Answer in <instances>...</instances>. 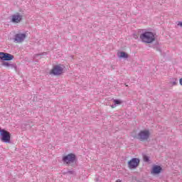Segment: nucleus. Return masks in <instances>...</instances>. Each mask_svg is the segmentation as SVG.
<instances>
[{"mask_svg":"<svg viewBox=\"0 0 182 182\" xmlns=\"http://www.w3.org/2000/svg\"><path fill=\"white\" fill-rule=\"evenodd\" d=\"M140 39L144 43H152L156 41V37L154 33L147 31L140 35Z\"/></svg>","mask_w":182,"mask_h":182,"instance_id":"obj_1","label":"nucleus"},{"mask_svg":"<svg viewBox=\"0 0 182 182\" xmlns=\"http://www.w3.org/2000/svg\"><path fill=\"white\" fill-rule=\"evenodd\" d=\"M136 139L139 141H147L150 139V131L149 129L140 131L136 136Z\"/></svg>","mask_w":182,"mask_h":182,"instance_id":"obj_2","label":"nucleus"},{"mask_svg":"<svg viewBox=\"0 0 182 182\" xmlns=\"http://www.w3.org/2000/svg\"><path fill=\"white\" fill-rule=\"evenodd\" d=\"M0 135L1 141H3V143H11V133H9V132L1 129Z\"/></svg>","mask_w":182,"mask_h":182,"instance_id":"obj_3","label":"nucleus"},{"mask_svg":"<svg viewBox=\"0 0 182 182\" xmlns=\"http://www.w3.org/2000/svg\"><path fill=\"white\" fill-rule=\"evenodd\" d=\"M76 160V155L75 154H68L67 156L63 157V163L65 164H72Z\"/></svg>","mask_w":182,"mask_h":182,"instance_id":"obj_4","label":"nucleus"},{"mask_svg":"<svg viewBox=\"0 0 182 182\" xmlns=\"http://www.w3.org/2000/svg\"><path fill=\"white\" fill-rule=\"evenodd\" d=\"M25 39H26V33H17L14 36V42L16 43H22Z\"/></svg>","mask_w":182,"mask_h":182,"instance_id":"obj_5","label":"nucleus"},{"mask_svg":"<svg viewBox=\"0 0 182 182\" xmlns=\"http://www.w3.org/2000/svg\"><path fill=\"white\" fill-rule=\"evenodd\" d=\"M140 164V159L137 158H133L128 162V166L130 168H136Z\"/></svg>","mask_w":182,"mask_h":182,"instance_id":"obj_6","label":"nucleus"},{"mask_svg":"<svg viewBox=\"0 0 182 182\" xmlns=\"http://www.w3.org/2000/svg\"><path fill=\"white\" fill-rule=\"evenodd\" d=\"M63 72V68L59 65H55L53 70H51L50 73L52 75H55V76H58L59 75H62Z\"/></svg>","mask_w":182,"mask_h":182,"instance_id":"obj_7","label":"nucleus"},{"mask_svg":"<svg viewBox=\"0 0 182 182\" xmlns=\"http://www.w3.org/2000/svg\"><path fill=\"white\" fill-rule=\"evenodd\" d=\"M21 21H22V15L19 13L13 15L11 17V22H13V23H19Z\"/></svg>","mask_w":182,"mask_h":182,"instance_id":"obj_8","label":"nucleus"},{"mask_svg":"<svg viewBox=\"0 0 182 182\" xmlns=\"http://www.w3.org/2000/svg\"><path fill=\"white\" fill-rule=\"evenodd\" d=\"M161 166L156 165L153 167L152 173H154V174H160V173H161Z\"/></svg>","mask_w":182,"mask_h":182,"instance_id":"obj_9","label":"nucleus"},{"mask_svg":"<svg viewBox=\"0 0 182 182\" xmlns=\"http://www.w3.org/2000/svg\"><path fill=\"white\" fill-rule=\"evenodd\" d=\"M14 59V55L11 54H9L8 53H5L3 57V60L4 61H9L12 60Z\"/></svg>","mask_w":182,"mask_h":182,"instance_id":"obj_10","label":"nucleus"},{"mask_svg":"<svg viewBox=\"0 0 182 182\" xmlns=\"http://www.w3.org/2000/svg\"><path fill=\"white\" fill-rule=\"evenodd\" d=\"M118 57L123 59H127V58H129V55L125 52L122 51L119 53H118Z\"/></svg>","mask_w":182,"mask_h":182,"instance_id":"obj_11","label":"nucleus"},{"mask_svg":"<svg viewBox=\"0 0 182 182\" xmlns=\"http://www.w3.org/2000/svg\"><path fill=\"white\" fill-rule=\"evenodd\" d=\"M114 105L112 106V108L116 107L117 105H122V101L120 100H113Z\"/></svg>","mask_w":182,"mask_h":182,"instance_id":"obj_12","label":"nucleus"},{"mask_svg":"<svg viewBox=\"0 0 182 182\" xmlns=\"http://www.w3.org/2000/svg\"><path fill=\"white\" fill-rule=\"evenodd\" d=\"M11 63H8V62H3L2 63V66H4L5 68H9Z\"/></svg>","mask_w":182,"mask_h":182,"instance_id":"obj_13","label":"nucleus"},{"mask_svg":"<svg viewBox=\"0 0 182 182\" xmlns=\"http://www.w3.org/2000/svg\"><path fill=\"white\" fill-rule=\"evenodd\" d=\"M46 55H47V53L44 52L43 53L36 54L34 58H38V56H45Z\"/></svg>","mask_w":182,"mask_h":182,"instance_id":"obj_14","label":"nucleus"},{"mask_svg":"<svg viewBox=\"0 0 182 182\" xmlns=\"http://www.w3.org/2000/svg\"><path fill=\"white\" fill-rule=\"evenodd\" d=\"M9 68H11V69H15V70H16V64H10Z\"/></svg>","mask_w":182,"mask_h":182,"instance_id":"obj_15","label":"nucleus"},{"mask_svg":"<svg viewBox=\"0 0 182 182\" xmlns=\"http://www.w3.org/2000/svg\"><path fill=\"white\" fill-rule=\"evenodd\" d=\"M5 55V53L4 52H0V59L1 60H4V55Z\"/></svg>","mask_w":182,"mask_h":182,"instance_id":"obj_16","label":"nucleus"},{"mask_svg":"<svg viewBox=\"0 0 182 182\" xmlns=\"http://www.w3.org/2000/svg\"><path fill=\"white\" fill-rule=\"evenodd\" d=\"M144 161L148 162V161H150V159H149V156H144Z\"/></svg>","mask_w":182,"mask_h":182,"instance_id":"obj_17","label":"nucleus"},{"mask_svg":"<svg viewBox=\"0 0 182 182\" xmlns=\"http://www.w3.org/2000/svg\"><path fill=\"white\" fill-rule=\"evenodd\" d=\"M75 173V171H68L67 173L68 174H73Z\"/></svg>","mask_w":182,"mask_h":182,"instance_id":"obj_18","label":"nucleus"},{"mask_svg":"<svg viewBox=\"0 0 182 182\" xmlns=\"http://www.w3.org/2000/svg\"><path fill=\"white\" fill-rule=\"evenodd\" d=\"M178 26H181V28H182V21H179L178 23Z\"/></svg>","mask_w":182,"mask_h":182,"instance_id":"obj_19","label":"nucleus"},{"mask_svg":"<svg viewBox=\"0 0 182 182\" xmlns=\"http://www.w3.org/2000/svg\"><path fill=\"white\" fill-rule=\"evenodd\" d=\"M176 85H177V82L176 81L172 82V85L173 86H176Z\"/></svg>","mask_w":182,"mask_h":182,"instance_id":"obj_20","label":"nucleus"},{"mask_svg":"<svg viewBox=\"0 0 182 182\" xmlns=\"http://www.w3.org/2000/svg\"><path fill=\"white\" fill-rule=\"evenodd\" d=\"M134 39H137V38H138L137 34H134Z\"/></svg>","mask_w":182,"mask_h":182,"instance_id":"obj_21","label":"nucleus"},{"mask_svg":"<svg viewBox=\"0 0 182 182\" xmlns=\"http://www.w3.org/2000/svg\"><path fill=\"white\" fill-rule=\"evenodd\" d=\"M179 83H180V85L182 86V78H181V79L179 80Z\"/></svg>","mask_w":182,"mask_h":182,"instance_id":"obj_22","label":"nucleus"},{"mask_svg":"<svg viewBox=\"0 0 182 182\" xmlns=\"http://www.w3.org/2000/svg\"><path fill=\"white\" fill-rule=\"evenodd\" d=\"M1 130H3V129L0 128V134H1Z\"/></svg>","mask_w":182,"mask_h":182,"instance_id":"obj_23","label":"nucleus"}]
</instances>
